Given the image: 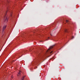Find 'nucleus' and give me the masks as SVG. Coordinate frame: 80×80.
<instances>
[{
  "mask_svg": "<svg viewBox=\"0 0 80 80\" xmlns=\"http://www.w3.org/2000/svg\"><path fill=\"white\" fill-rule=\"evenodd\" d=\"M8 8H7V10L6 12L5 13V16L4 17V19L5 22H8V18L6 16V15L7 14V13L8 11Z\"/></svg>",
  "mask_w": 80,
  "mask_h": 80,
  "instance_id": "nucleus-1",
  "label": "nucleus"
},
{
  "mask_svg": "<svg viewBox=\"0 0 80 80\" xmlns=\"http://www.w3.org/2000/svg\"><path fill=\"white\" fill-rule=\"evenodd\" d=\"M53 46H51L48 49V52L49 53H52L53 51H51V52H49V51H50V50H51V49H52V48H53Z\"/></svg>",
  "mask_w": 80,
  "mask_h": 80,
  "instance_id": "nucleus-2",
  "label": "nucleus"
},
{
  "mask_svg": "<svg viewBox=\"0 0 80 80\" xmlns=\"http://www.w3.org/2000/svg\"><path fill=\"white\" fill-rule=\"evenodd\" d=\"M39 30L38 29H36V30H34L33 31L34 33H35V32H38Z\"/></svg>",
  "mask_w": 80,
  "mask_h": 80,
  "instance_id": "nucleus-3",
  "label": "nucleus"
},
{
  "mask_svg": "<svg viewBox=\"0 0 80 80\" xmlns=\"http://www.w3.org/2000/svg\"><path fill=\"white\" fill-rule=\"evenodd\" d=\"M5 28H6V26H4L3 27V29H2L3 32L4 31V30H5Z\"/></svg>",
  "mask_w": 80,
  "mask_h": 80,
  "instance_id": "nucleus-4",
  "label": "nucleus"
},
{
  "mask_svg": "<svg viewBox=\"0 0 80 80\" xmlns=\"http://www.w3.org/2000/svg\"><path fill=\"white\" fill-rule=\"evenodd\" d=\"M65 32H68V30L67 29H65L64 30Z\"/></svg>",
  "mask_w": 80,
  "mask_h": 80,
  "instance_id": "nucleus-5",
  "label": "nucleus"
},
{
  "mask_svg": "<svg viewBox=\"0 0 80 80\" xmlns=\"http://www.w3.org/2000/svg\"><path fill=\"white\" fill-rule=\"evenodd\" d=\"M21 73V71H19V72L18 73V74L19 75H21V73Z\"/></svg>",
  "mask_w": 80,
  "mask_h": 80,
  "instance_id": "nucleus-6",
  "label": "nucleus"
},
{
  "mask_svg": "<svg viewBox=\"0 0 80 80\" xmlns=\"http://www.w3.org/2000/svg\"><path fill=\"white\" fill-rule=\"evenodd\" d=\"M24 78H25V76L23 77L22 78V80H24Z\"/></svg>",
  "mask_w": 80,
  "mask_h": 80,
  "instance_id": "nucleus-7",
  "label": "nucleus"
},
{
  "mask_svg": "<svg viewBox=\"0 0 80 80\" xmlns=\"http://www.w3.org/2000/svg\"><path fill=\"white\" fill-rule=\"evenodd\" d=\"M66 22H67V23H68V20H66Z\"/></svg>",
  "mask_w": 80,
  "mask_h": 80,
  "instance_id": "nucleus-8",
  "label": "nucleus"
},
{
  "mask_svg": "<svg viewBox=\"0 0 80 80\" xmlns=\"http://www.w3.org/2000/svg\"><path fill=\"white\" fill-rule=\"evenodd\" d=\"M36 68H37V67H36L34 68V69H36Z\"/></svg>",
  "mask_w": 80,
  "mask_h": 80,
  "instance_id": "nucleus-9",
  "label": "nucleus"
},
{
  "mask_svg": "<svg viewBox=\"0 0 80 80\" xmlns=\"http://www.w3.org/2000/svg\"><path fill=\"white\" fill-rule=\"evenodd\" d=\"M48 40V39H47V40Z\"/></svg>",
  "mask_w": 80,
  "mask_h": 80,
  "instance_id": "nucleus-10",
  "label": "nucleus"
},
{
  "mask_svg": "<svg viewBox=\"0 0 80 80\" xmlns=\"http://www.w3.org/2000/svg\"><path fill=\"white\" fill-rule=\"evenodd\" d=\"M48 38H49V37H48Z\"/></svg>",
  "mask_w": 80,
  "mask_h": 80,
  "instance_id": "nucleus-11",
  "label": "nucleus"
},
{
  "mask_svg": "<svg viewBox=\"0 0 80 80\" xmlns=\"http://www.w3.org/2000/svg\"><path fill=\"white\" fill-rule=\"evenodd\" d=\"M72 38H73V37L72 38Z\"/></svg>",
  "mask_w": 80,
  "mask_h": 80,
  "instance_id": "nucleus-12",
  "label": "nucleus"
},
{
  "mask_svg": "<svg viewBox=\"0 0 80 80\" xmlns=\"http://www.w3.org/2000/svg\"><path fill=\"white\" fill-rule=\"evenodd\" d=\"M51 36H52V34H51Z\"/></svg>",
  "mask_w": 80,
  "mask_h": 80,
  "instance_id": "nucleus-13",
  "label": "nucleus"
}]
</instances>
